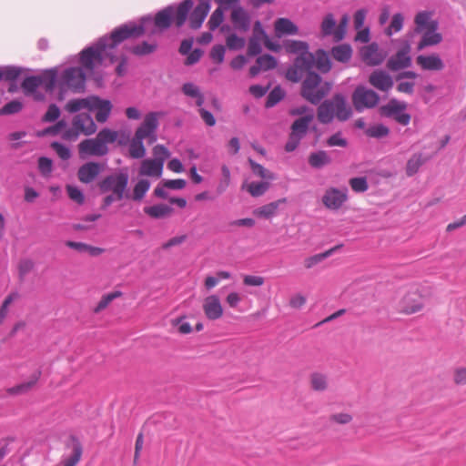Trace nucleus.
Wrapping results in <instances>:
<instances>
[{
  "mask_svg": "<svg viewBox=\"0 0 466 466\" xmlns=\"http://www.w3.org/2000/svg\"><path fill=\"white\" fill-rule=\"evenodd\" d=\"M152 22L151 15L141 17L137 25L134 22H128L115 28L109 36L100 37L96 44L87 46L80 53V63L88 70L93 72L97 66L113 64L117 60L114 55V48L123 41L130 38H138L145 35L147 28V23Z\"/></svg>",
  "mask_w": 466,
  "mask_h": 466,
  "instance_id": "obj_1",
  "label": "nucleus"
},
{
  "mask_svg": "<svg viewBox=\"0 0 466 466\" xmlns=\"http://www.w3.org/2000/svg\"><path fill=\"white\" fill-rule=\"evenodd\" d=\"M193 0H184L178 5H169L158 11L147 26L154 25L155 27L163 32L168 29L172 23L177 28L182 27L187 20L188 12L193 8Z\"/></svg>",
  "mask_w": 466,
  "mask_h": 466,
  "instance_id": "obj_2",
  "label": "nucleus"
},
{
  "mask_svg": "<svg viewBox=\"0 0 466 466\" xmlns=\"http://www.w3.org/2000/svg\"><path fill=\"white\" fill-rule=\"evenodd\" d=\"M352 116V109L347 104L344 95L335 94L330 99L320 102L317 108V118L323 125L330 124L334 118L347 121Z\"/></svg>",
  "mask_w": 466,
  "mask_h": 466,
  "instance_id": "obj_3",
  "label": "nucleus"
},
{
  "mask_svg": "<svg viewBox=\"0 0 466 466\" xmlns=\"http://www.w3.org/2000/svg\"><path fill=\"white\" fill-rule=\"evenodd\" d=\"M332 84L316 72L306 74L300 86V96L312 105H319L331 91Z\"/></svg>",
  "mask_w": 466,
  "mask_h": 466,
  "instance_id": "obj_4",
  "label": "nucleus"
},
{
  "mask_svg": "<svg viewBox=\"0 0 466 466\" xmlns=\"http://www.w3.org/2000/svg\"><path fill=\"white\" fill-rule=\"evenodd\" d=\"M80 66H70L64 69L58 78V99L63 100L65 94L68 91L72 93H83L86 89V69L82 64Z\"/></svg>",
  "mask_w": 466,
  "mask_h": 466,
  "instance_id": "obj_5",
  "label": "nucleus"
},
{
  "mask_svg": "<svg viewBox=\"0 0 466 466\" xmlns=\"http://www.w3.org/2000/svg\"><path fill=\"white\" fill-rule=\"evenodd\" d=\"M128 172L126 169H120L118 172L112 173L103 177L97 187L101 194L115 193L118 199L128 198L126 194L128 186Z\"/></svg>",
  "mask_w": 466,
  "mask_h": 466,
  "instance_id": "obj_6",
  "label": "nucleus"
},
{
  "mask_svg": "<svg viewBox=\"0 0 466 466\" xmlns=\"http://www.w3.org/2000/svg\"><path fill=\"white\" fill-rule=\"evenodd\" d=\"M313 120V116H304L296 119L291 127L288 141L284 147L286 152L295 151L300 144V141L306 137L309 124Z\"/></svg>",
  "mask_w": 466,
  "mask_h": 466,
  "instance_id": "obj_7",
  "label": "nucleus"
},
{
  "mask_svg": "<svg viewBox=\"0 0 466 466\" xmlns=\"http://www.w3.org/2000/svg\"><path fill=\"white\" fill-rule=\"evenodd\" d=\"M380 101L379 95L372 89L359 86L352 94V103L357 111L363 108H373Z\"/></svg>",
  "mask_w": 466,
  "mask_h": 466,
  "instance_id": "obj_8",
  "label": "nucleus"
},
{
  "mask_svg": "<svg viewBox=\"0 0 466 466\" xmlns=\"http://www.w3.org/2000/svg\"><path fill=\"white\" fill-rule=\"evenodd\" d=\"M406 104L391 99L388 104L380 107V114L383 116L393 118L397 123L407 126L410 121V115L405 112Z\"/></svg>",
  "mask_w": 466,
  "mask_h": 466,
  "instance_id": "obj_9",
  "label": "nucleus"
},
{
  "mask_svg": "<svg viewBox=\"0 0 466 466\" xmlns=\"http://www.w3.org/2000/svg\"><path fill=\"white\" fill-rule=\"evenodd\" d=\"M162 115V112L157 111L147 113L135 132L137 137L148 138L150 143L155 142L157 138L156 133L159 125L158 117Z\"/></svg>",
  "mask_w": 466,
  "mask_h": 466,
  "instance_id": "obj_10",
  "label": "nucleus"
},
{
  "mask_svg": "<svg viewBox=\"0 0 466 466\" xmlns=\"http://www.w3.org/2000/svg\"><path fill=\"white\" fill-rule=\"evenodd\" d=\"M410 52V45L408 41H404L397 53L388 59L387 67L391 71H398L410 67L411 66Z\"/></svg>",
  "mask_w": 466,
  "mask_h": 466,
  "instance_id": "obj_11",
  "label": "nucleus"
},
{
  "mask_svg": "<svg viewBox=\"0 0 466 466\" xmlns=\"http://www.w3.org/2000/svg\"><path fill=\"white\" fill-rule=\"evenodd\" d=\"M348 200V188L329 187L322 197L324 206L331 210L339 209Z\"/></svg>",
  "mask_w": 466,
  "mask_h": 466,
  "instance_id": "obj_12",
  "label": "nucleus"
},
{
  "mask_svg": "<svg viewBox=\"0 0 466 466\" xmlns=\"http://www.w3.org/2000/svg\"><path fill=\"white\" fill-rule=\"evenodd\" d=\"M108 151L109 149H106L96 137L84 139L78 144V154L81 159L92 156L104 157Z\"/></svg>",
  "mask_w": 466,
  "mask_h": 466,
  "instance_id": "obj_13",
  "label": "nucleus"
},
{
  "mask_svg": "<svg viewBox=\"0 0 466 466\" xmlns=\"http://www.w3.org/2000/svg\"><path fill=\"white\" fill-rule=\"evenodd\" d=\"M198 4L197 6L188 12V22L191 29H198L201 27L203 22L205 21L208 14L209 13L211 7V0H198Z\"/></svg>",
  "mask_w": 466,
  "mask_h": 466,
  "instance_id": "obj_14",
  "label": "nucleus"
},
{
  "mask_svg": "<svg viewBox=\"0 0 466 466\" xmlns=\"http://www.w3.org/2000/svg\"><path fill=\"white\" fill-rule=\"evenodd\" d=\"M104 166L101 163L89 161L78 167L76 176L78 180L83 184H90L102 172Z\"/></svg>",
  "mask_w": 466,
  "mask_h": 466,
  "instance_id": "obj_15",
  "label": "nucleus"
},
{
  "mask_svg": "<svg viewBox=\"0 0 466 466\" xmlns=\"http://www.w3.org/2000/svg\"><path fill=\"white\" fill-rule=\"evenodd\" d=\"M112 106L110 100L93 96L90 111H96L95 117L97 122L105 123L110 116Z\"/></svg>",
  "mask_w": 466,
  "mask_h": 466,
  "instance_id": "obj_16",
  "label": "nucleus"
},
{
  "mask_svg": "<svg viewBox=\"0 0 466 466\" xmlns=\"http://www.w3.org/2000/svg\"><path fill=\"white\" fill-rule=\"evenodd\" d=\"M72 127L86 136L93 135L96 131V125L89 114L82 113L75 116Z\"/></svg>",
  "mask_w": 466,
  "mask_h": 466,
  "instance_id": "obj_17",
  "label": "nucleus"
},
{
  "mask_svg": "<svg viewBox=\"0 0 466 466\" xmlns=\"http://www.w3.org/2000/svg\"><path fill=\"white\" fill-rule=\"evenodd\" d=\"M423 307V299L416 291L408 292L400 300L401 311L412 314L420 311Z\"/></svg>",
  "mask_w": 466,
  "mask_h": 466,
  "instance_id": "obj_18",
  "label": "nucleus"
},
{
  "mask_svg": "<svg viewBox=\"0 0 466 466\" xmlns=\"http://www.w3.org/2000/svg\"><path fill=\"white\" fill-rule=\"evenodd\" d=\"M438 22L433 20L429 25V29L423 34L420 41L418 44L417 49L422 50L427 46H436L442 41V35L437 33Z\"/></svg>",
  "mask_w": 466,
  "mask_h": 466,
  "instance_id": "obj_19",
  "label": "nucleus"
},
{
  "mask_svg": "<svg viewBox=\"0 0 466 466\" xmlns=\"http://www.w3.org/2000/svg\"><path fill=\"white\" fill-rule=\"evenodd\" d=\"M231 21L237 30L248 32L250 29L251 17L242 6H237L232 10Z\"/></svg>",
  "mask_w": 466,
  "mask_h": 466,
  "instance_id": "obj_20",
  "label": "nucleus"
},
{
  "mask_svg": "<svg viewBox=\"0 0 466 466\" xmlns=\"http://www.w3.org/2000/svg\"><path fill=\"white\" fill-rule=\"evenodd\" d=\"M360 56L368 66H379L384 61V56L380 52L376 43L363 46L360 49Z\"/></svg>",
  "mask_w": 466,
  "mask_h": 466,
  "instance_id": "obj_21",
  "label": "nucleus"
},
{
  "mask_svg": "<svg viewBox=\"0 0 466 466\" xmlns=\"http://www.w3.org/2000/svg\"><path fill=\"white\" fill-rule=\"evenodd\" d=\"M370 84L375 88L387 92L393 86L391 76L383 70L373 71L369 77Z\"/></svg>",
  "mask_w": 466,
  "mask_h": 466,
  "instance_id": "obj_22",
  "label": "nucleus"
},
{
  "mask_svg": "<svg viewBox=\"0 0 466 466\" xmlns=\"http://www.w3.org/2000/svg\"><path fill=\"white\" fill-rule=\"evenodd\" d=\"M416 63L423 69L430 71H441L445 65L438 54L429 56L420 55L416 58Z\"/></svg>",
  "mask_w": 466,
  "mask_h": 466,
  "instance_id": "obj_23",
  "label": "nucleus"
},
{
  "mask_svg": "<svg viewBox=\"0 0 466 466\" xmlns=\"http://www.w3.org/2000/svg\"><path fill=\"white\" fill-rule=\"evenodd\" d=\"M203 309L206 317L210 320H216L223 314L220 300L216 295H211L205 299Z\"/></svg>",
  "mask_w": 466,
  "mask_h": 466,
  "instance_id": "obj_24",
  "label": "nucleus"
},
{
  "mask_svg": "<svg viewBox=\"0 0 466 466\" xmlns=\"http://www.w3.org/2000/svg\"><path fill=\"white\" fill-rule=\"evenodd\" d=\"M67 446L71 450V453L64 457L62 461L63 466H76L83 453L82 444L76 436L72 435L70 437V443Z\"/></svg>",
  "mask_w": 466,
  "mask_h": 466,
  "instance_id": "obj_25",
  "label": "nucleus"
},
{
  "mask_svg": "<svg viewBox=\"0 0 466 466\" xmlns=\"http://www.w3.org/2000/svg\"><path fill=\"white\" fill-rule=\"evenodd\" d=\"M163 158L145 159L140 167V175L159 177L163 172Z\"/></svg>",
  "mask_w": 466,
  "mask_h": 466,
  "instance_id": "obj_26",
  "label": "nucleus"
},
{
  "mask_svg": "<svg viewBox=\"0 0 466 466\" xmlns=\"http://www.w3.org/2000/svg\"><path fill=\"white\" fill-rule=\"evenodd\" d=\"M40 78L41 86L47 93H53L55 88L58 87L59 75L56 68L46 70L42 75L37 76Z\"/></svg>",
  "mask_w": 466,
  "mask_h": 466,
  "instance_id": "obj_27",
  "label": "nucleus"
},
{
  "mask_svg": "<svg viewBox=\"0 0 466 466\" xmlns=\"http://www.w3.org/2000/svg\"><path fill=\"white\" fill-rule=\"evenodd\" d=\"M287 202V198H279L276 201L270 202L268 204L263 205L257 209H255L254 214L258 218H270L277 214L278 208L280 204H285Z\"/></svg>",
  "mask_w": 466,
  "mask_h": 466,
  "instance_id": "obj_28",
  "label": "nucleus"
},
{
  "mask_svg": "<svg viewBox=\"0 0 466 466\" xmlns=\"http://www.w3.org/2000/svg\"><path fill=\"white\" fill-rule=\"evenodd\" d=\"M298 26L289 18H279L275 22V32L278 36L298 34Z\"/></svg>",
  "mask_w": 466,
  "mask_h": 466,
  "instance_id": "obj_29",
  "label": "nucleus"
},
{
  "mask_svg": "<svg viewBox=\"0 0 466 466\" xmlns=\"http://www.w3.org/2000/svg\"><path fill=\"white\" fill-rule=\"evenodd\" d=\"M173 208L167 204H157L144 208V212L155 219L169 217L173 213Z\"/></svg>",
  "mask_w": 466,
  "mask_h": 466,
  "instance_id": "obj_30",
  "label": "nucleus"
},
{
  "mask_svg": "<svg viewBox=\"0 0 466 466\" xmlns=\"http://www.w3.org/2000/svg\"><path fill=\"white\" fill-rule=\"evenodd\" d=\"M41 376V371L36 370L30 378L28 381L20 383L18 385H15L14 387H11L7 389V392L10 395H19L24 394L29 391L38 381L39 378Z\"/></svg>",
  "mask_w": 466,
  "mask_h": 466,
  "instance_id": "obj_31",
  "label": "nucleus"
},
{
  "mask_svg": "<svg viewBox=\"0 0 466 466\" xmlns=\"http://www.w3.org/2000/svg\"><path fill=\"white\" fill-rule=\"evenodd\" d=\"M309 165L315 169H320L331 163V158L324 150L312 152L308 158Z\"/></svg>",
  "mask_w": 466,
  "mask_h": 466,
  "instance_id": "obj_32",
  "label": "nucleus"
},
{
  "mask_svg": "<svg viewBox=\"0 0 466 466\" xmlns=\"http://www.w3.org/2000/svg\"><path fill=\"white\" fill-rule=\"evenodd\" d=\"M332 57L340 63H347L352 56V48L349 44L335 46L331 49Z\"/></svg>",
  "mask_w": 466,
  "mask_h": 466,
  "instance_id": "obj_33",
  "label": "nucleus"
},
{
  "mask_svg": "<svg viewBox=\"0 0 466 466\" xmlns=\"http://www.w3.org/2000/svg\"><path fill=\"white\" fill-rule=\"evenodd\" d=\"M93 96L85 98L70 99L66 105V110L69 113H77L82 109L90 111Z\"/></svg>",
  "mask_w": 466,
  "mask_h": 466,
  "instance_id": "obj_34",
  "label": "nucleus"
},
{
  "mask_svg": "<svg viewBox=\"0 0 466 466\" xmlns=\"http://www.w3.org/2000/svg\"><path fill=\"white\" fill-rule=\"evenodd\" d=\"M181 89L185 96L196 98V105L198 106H202L205 102V97L198 86L191 82H187L183 84Z\"/></svg>",
  "mask_w": 466,
  "mask_h": 466,
  "instance_id": "obj_35",
  "label": "nucleus"
},
{
  "mask_svg": "<svg viewBox=\"0 0 466 466\" xmlns=\"http://www.w3.org/2000/svg\"><path fill=\"white\" fill-rule=\"evenodd\" d=\"M66 246L70 248H73L80 253L87 252L93 257H96V256L102 254L104 251V249L101 248L93 247L91 245H88V244H86L83 242H76V241H72V240L66 241Z\"/></svg>",
  "mask_w": 466,
  "mask_h": 466,
  "instance_id": "obj_36",
  "label": "nucleus"
},
{
  "mask_svg": "<svg viewBox=\"0 0 466 466\" xmlns=\"http://www.w3.org/2000/svg\"><path fill=\"white\" fill-rule=\"evenodd\" d=\"M295 66L301 68L306 74L309 72H313L312 68L315 65V56L309 51H307L304 54H300L294 60Z\"/></svg>",
  "mask_w": 466,
  "mask_h": 466,
  "instance_id": "obj_37",
  "label": "nucleus"
},
{
  "mask_svg": "<svg viewBox=\"0 0 466 466\" xmlns=\"http://www.w3.org/2000/svg\"><path fill=\"white\" fill-rule=\"evenodd\" d=\"M144 138L137 137V135H134L129 144V156L132 158L139 159L145 157L146 148L143 144Z\"/></svg>",
  "mask_w": 466,
  "mask_h": 466,
  "instance_id": "obj_38",
  "label": "nucleus"
},
{
  "mask_svg": "<svg viewBox=\"0 0 466 466\" xmlns=\"http://www.w3.org/2000/svg\"><path fill=\"white\" fill-rule=\"evenodd\" d=\"M342 247L341 244L337 245L322 253L313 255L311 257H309L305 259L304 264L307 268H311L317 264L323 261L325 258L330 257L332 254H334L335 251L339 249Z\"/></svg>",
  "mask_w": 466,
  "mask_h": 466,
  "instance_id": "obj_39",
  "label": "nucleus"
},
{
  "mask_svg": "<svg viewBox=\"0 0 466 466\" xmlns=\"http://www.w3.org/2000/svg\"><path fill=\"white\" fill-rule=\"evenodd\" d=\"M310 388L315 391H324L328 389V377L321 372H313L310 374Z\"/></svg>",
  "mask_w": 466,
  "mask_h": 466,
  "instance_id": "obj_40",
  "label": "nucleus"
},
{
  "mask_svg": "<svg viewBox=\"0 0 466 466\" xmlns=\"http://www.w3.org/2000/svg\"><path fill=\"white\" fill-rule=\"evenodd\" d=\"M426 159L423 158L421 153H417L412 155V157L408 160L406 165V174L409 177L415 175L420 167L425 163Z\"/></svg>",
  "mask_w": 466,
  "mask_h": 466,
  "instance_id": "obj_41",
  "label": "nucleus"
},
{
  "mask_svg": "<svg viewBox=\"0 0 466 466\" xmlns=\"http://www.w3.org/2000/svg\"><path fill=\"white\" fill-rule=\"evenodd\" d=\"M285 96H286V93L280 87V86H275L267 96L265 107L271 108V107L275 106L278 103H279L285 97Z\"/></svg>",
  "mask_w": 466,
  "mask_h": 466,
  "instance_id": "obj_42",
  "label": "nucleus"
},
{
  "mask_svg": "<svg viewBox=\"0 0 466 466\" xmlns=\"http://www.w3.org/2000/svg\"><path fill=\"white\" fill-rule=\"evenodd\" d=\"M22 68L16 66H0V82L3 80H14L18 78Z\"/></svg>",
  "mask_w": 466,
  "mask_h": 466,
  "instance_id": "obj_43",
  "label": "nucleus"
},
{
  "mask_svg": "<svg viewBox=\"0 0 466 466\" xmlns=\"http://www.w3.org/2000/svg\"><path fill=\"white\" fill-rule=\"evenodd\" d=\"M96 138L102 146L108 149L107 144L114 143L117 138V132L110 128H103L96 135Z\"/></svg>",
  "mask_w": 466,
  "mask_h": 466,
  "instance_id": "obj_44",
  "label": "nucleus"
},
{
  "mask_svg": "<svg viewBox=\"0 0 466 466\" xmlns=\"http://www.w3.org/2000/svg\"><path fill=\"white\" fill-rule=\"evenodd\" d=\"M157 48V43H148L147 41H143L140 44L133 46L130 51L136 56H143L154 53Z\"/></svg>",
  "mask_w": 466,
  "mask_h": 466,
  "instance_id": "obj_45",
  "label": "nucleus"
},
{
  "mask_svg": "<svg viewBox=\"0 0 466 466\" xmlns=\"http://www.w3.org/2000/svg\"><path fill=\"white\" fill-rule=\"evenodd\" d=\"M365 134L369 137L380 139L389 136L390 128L383 124H376L370 126L365 130Z\"/></svg>",
  "mask_w": 466,
  "mask_h": 466,
  "instance_id": "obj_46",
  "label": "nucleus"
},
{
  "mask_svg": "<svg viewBox=\"0 0 466 466\" xmlns=\"http://www.w3.org/2000/svg\"><path fill=\"white\" fill-rule=\"evenodd\" d=\"M41 86L40 78L37 76H29L25 77L21 84L25 95L30 96Z\"/></svg>",
  "mask_w": 466,
  "mask_h": 466,
  "instance_id": "obj_47",
  "label": "nucleus"
},
{
  "mask_svg": "<svg viewBox=\"0 0 466 466\" xmlns=\"http://www.w3.org/2000/svg\"><path fill=\"white\" fill-rule=\"evenodd\" d=\"M248 164L254 175L268 180L275 179V175L269 170L266 169L262 165L257 163L252 158H248Z\"/></svg>",
  "mask_w": 466,
  "mask_h": 466,
  "instance_id": "obj_48",
  "label": "nucleus"
},
{
  "mask_svg": "<svg viewBox=\"0 0 466 466\" xmlns=\"http://www.w3.org/2000/svg\"><path fill=\"white\" fill-rule=\"evenodd\" d=\"M321 73H328L331 68L329 57L323 50H319L315 57V65Z\"/></svg>",
  "mask_w": 466,
  "mask_h": 466,
  "instance_id": "obj_49",
  "label": "nucleus"
},
{
  "mask_svg": "<svg viewBox=\"0 0 466 466\" xmlns=\"http://www.w3.org/2000/svg\"><path fill=\"white\" fill-rule=\"evenodd\" d=\"M286 50L290 54H304L309 51L308 43L300 40H289L285 45Z\"/></svg>",
  "mask_w": 466,
  "mask_h": 466,
  "instance_id": "obj_50",
  "label": "nucleus"
},
{
  "mask_svg": "<svg viewBox=\"0 0 466 466\" xmlns=\"http://www.w3.org/2000/svg\"><path fill=\"white\" fill-rule=\"evenodd\" d=\"M269 186L268 181L251 182L248 186V191L252 197L258 198L263 196L269 188Z\"/></svg>",
  "mask_w": 466,
  "mask_h": 466,
  "instance_id": "obj_51",
  "label": "nucleus"
},
{
  "mask_svg": "<svg viewBox=\"0 0 466 466\" xmlns=\"http://www.w3.org/2000/svg\"><path fill=\"white\" fill-rule=\"evenodd\" d=\"M150 187V182L147 179H140L134 187L132 198L140 201Z\"/></svg>",
  "mask_w": 466,
  "mask_h": 466,
  "instance_id": "obj_52",
  "label": "nucleus"
},
{
  "mask_svg": "<svg viewBox=\"0 0 466 466\" xmlns=\"http://www.w3.org/2000/svg\"><path fill=\"white\" fill-rule=\"evenodd\" d=\"M24 105L21 101L14 99L0 108V116L15 115L22 111Z\"/></svg>",
  "mask_w": 466,
  "mask_h": 466,
  "instance_id": "obj_53",
  "label": "nucleus"
},
{
  "mask_svg": "<svg viewBox=\"0 0 466 466\" xmlns=\"http://www.w3.org/2000/svg\"><path fill=\"white\" fill-rule=\"evenodd\" d=\"M431 16V12L422 11L419 12L415 16V24L417 25L416 31L420 32L422 29H429V25L431 21H430Z\"/></svg>",
  "mask_w": 466,
  "mask_h": 466,
  "instance_id": "obj_54",
  "label": "nucleus"
},
{
  "mask_svg": "<svg viewBox=\"0 0 466 466\" xmlns=\"http://www.w3.org/2000/svg\"><path fill=\"white\" fill-rule=\"evenodd\" d=\"M121 295V291H114L105 294L100 299V301L97 303L96 308L94 309V312L99 313L100 311L105 309L115 299L120 297Z\"/></svg>",
  "mask_w": 466,
  "mask_h": 466,
  "instance_id": "obj_55",
  "label": "nucleus"
},
{
  "mask_svg": "<svg viewBox=\"0 0 466 466\" xmlns=\"http://www.w3.org/2000/svg\"><path fill=\"white\" fill-rule=\"evenodd\" d=\"M404 17L401 13H396L392 15L390 24L386 29L388 35H391L392 33L400 32L403 27Z\"/></svg>",
  "mask_w": 466,
  "mask_h": 466,
  "instance_id": "obj_56",
  "label": "nucleus"
},
{
  "mask_svg": "<svg viewBox=\"0 0 466 466\" xmlns=\"http://www.w3.org/2000/svg\"><path fill=\"white\" fill-rule=\"evenodd\" d=\"M257 64L259 65L262 70L268 71L277 66V59L269 54H265L257 58Z\"/></svg>",
  "mask_w": 466,
  "mask_h": 466,
  "instance_id": "obj_57",
  "label": "nucleus"
},
{
  "mask_svg": "<svg viewBox=\"0 0 466 466\" xmlns=\"http://www.w3.org/2000/svg\"><path fill=\"white\" fill-rule=\"evenodd\" d=\"M351 189L356 193H363L368 190L369 185L365 177H352L349 181Z\"/></svg>",
  "mask_w": 466,
  "mask_h": 466,
  "instance_id": "obj_58",
  "label": "nucleus"
},
{
  "mask_svg": "<svg viewBox=\"0 0 466 466\" xmlns=\"http://www.w3.org/2000/svg\"><path fill=\"white\" fill-rule=\"evenodd\" d=\"M336 26V20L332 14H328L325 15L322 23H321V32L323 35H330L334 33V29Z\"/></svg>",
  "mask_w": 466,
  "mask_h": 466,
  "instance_id": "obj_59",
  "label": "nucleus"
},
{
  "mask_svg": "<svg viewBox=\"0 0 466 466\" xmlns=\"http://www.w3.org/2000/svg\"><path fill=\"white\" fill-rule=\"evenodd\" d=\"M66 189L71 200L75 201L78 205H83L85 203V195L77 187L67 185Z\"/></svg>",
  "mask_w": 466,
  "mask_h": 466,
  "instance_id": "obj_60",
  "label": "nucleus"
},
{
  "mask_svg": "<svg viewBox=\"0 0 466 466\" xmlns=\"http://www.w3.org/2000/svg\"><path fill=\"white\" fill-rule=\"evenodd\" d=\"M38 170L43 177H48L53 171V161L47 157L38 158Z\"/></svg>",
  "mask_w": 466,
  "mask_h": 466,
  "instance_id": "obj_61",
  "label": "nucleus"
},
{
  "mask_svg": "<svg viewBox=\"0 0 466 466\" xmlns=\"http://www.w3.org/2000/svg\"><path fill=\"white\" fill-rule=\"evenodd\" d=\"M224 19V14L223 10L218 7L217 8L209 17V20L208 22V28L211 31L216 30L223 22Z\"/></svg>",
  "mask_w": 466,
  "mask_h": 466,
  "instance_id": "obj_62",
  "label": "nucleus"
},
{
  "mask_svg": "<svg viewBox=\"0 0 466 466\" xmlns=\"http://www.w3.org/2000/svg\"><path fill=\"white\" fill-rule=\"evenodd\" d=\"M60 109L56 104H50L47 111L42 117V121L45 123H50L57 120L60 116Z\"/></svg>",
  "mask_w": 466,
  "mask_h": 466,
  "instance_id": "obj_63",
  "label": "nucleus"
},
{
  "mask_svg": "<svg viewBox=\"0 0 466 466\" xmlns=\"http://www.w3.org/2000/svg\"><path fill=\"white\" fill-rule=\"evenodd\" d=\"M51 147L56 151L58 157L63 160H68L71 157V151L69 147L64 144L54 141L51 143Z\"/></svg>",
  "mask_w": 466,
  "mask_h": 466,
  "instance_id": "obj_64",
  "label": "nucleus"
}]
</instances>
